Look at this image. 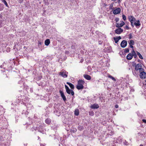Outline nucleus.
Segmentation results:
<instances>
[{
	"label": "nucleus",
	"mask_w": 146,
	"mask_h": 146,
	"mask_svg": "<svg viewBox=\"0 0 146 146\" xmlns=\"http://www.w3.org/2000/svg\"><path fill=\"white\" fill-rule=\"evenodd\" d=\"M142 121L145 123H146V120L145 119H143Z\"/></svg>",
	"instance_id": "obj_36"
},
{
	"label": "nucleus",
	"mask_w": 146,
	"mask_h": 146,
	"mask_svg": "<svg viewBox=\"0 0 146 146\" xmlns=\"http://www.w3.org/2000/svg\"><path fill=\"white\" fill-rule=\"evenodd\" d=\"M118 106L117 105H115V108H118Z\"/></svg>",
	"instance_id": "obj_39"
},
{
	"label": "nucleus",
	"mask_w": 146,
	"mask_h": 146,
	"mask_svg": "<svg viewBox=\"0 0 146 146\" xmlns=\"http://www.w3.org/2000/svg\"><path fill=\"white\" fill-rule=\"evenodd\" d=\"M50 43V40L49 39L46 40L44 42V44L46 46H48Z\"/></svg>",
	"instance_id": "obj_18"
},
{
	"label": "nucleus",
	"mask_w": 146,
	"mask_h": 146,
	"mask_svg": "<svg viewBox=\"0 0 146 146\" xmlns=\"http://www.w3.org/2000/svg\"><path fill=\"white\" fill-rule=\"evenodd\" d=\"M84 81L82 80H79L78 81V85L76 86V88L78 90H82L84 88Z\"/></svg>",
	"instance_id": "obj_1"
},
{
	"label": "nucleus",
	"mask_w": 146,
	"mask_h": 146,
	"mask_svg": "<svg viewBox=\"0 0 146 146\" xmlns=\"http://www.w3.org/2000/svg\"><path fill=\"white\" fill-rule=\"evenodd\" d=\"M134 25H135L136 27L139 26L141 24L140 23V21L139 20H137L136 21V22L135 21L133 23Z\"/></svg>",
	"instance_id": "obj_16"
},
{
	"label": "nucleus",
	"mask_w": 146,
	"mask_h": 146,
	"mask_svg": "<svg viewBox=\"0 0 146 146\" xmlns=\"http://www.w3.org/2000/svg\"><path fill=\"white\" fill-rule=\"evenodd\" d=\"M2 1L4 3L7 7H9L7 3L5 0H2Z\"/></svg>",
	"instance_id": "obj_28"
},
{
	"label": "nucleus",
	"mask_w": 146,
	"mask_h": 146,
	"mask_svg": "<svg viewBox=\"0 0 146 146\" xmlns=\"http://www.w3.org/2000/svg\"><path fill=\"white\" fill-rule=\"evenodd\" d=\"M89 115L91 116H93L94 115V112L92 111H91L89 112Z\"/></svg>",
	"instance_id": "obj_29"
},
{
	"label": "nucleus",
	"mask_w": 146,
	"mask_h": 146,
	"mask_svg": "<svg viewBox=\"0 0 146 146\" xmlns=\"http://www.w3.org/2000/svg\"><path fill=\"white\" fill-rule=\"evenodd\" d=\"M2 17V15L1 14H0V19Z\"/></svg>",
	"instance_id": "obj_41"
},
{
	"label": "nucleus",
	"mask_w": 146,
	"mask_h": 146,
	"mask_svg": "<svg viewBox=\"0 0 146 146\" xmlns=\"http://www.w3.org/2000/svg\"><path fill=\"white\" fill-rule=\"evenodd\" d=\"M137 54L139 56V58L141 59H143V58L141 54L138 51H137Z\"/></svg>",
	"instance_id": "obj_22"
},
{
	"label": "nucleus",
	"mask_w": 146,
	"mask_h": 146,
	"mask_svg": "<svg viewBox=\"0 0 146 146\" xmlns=\"http://www.w3.org/2000/svg\"><path fill=\"white\" fill-rule=\"evenodd\" d=\"M119 20V19L118 18H116L115 19V21L116 22H118Z\"/></svg>",
	"instance_id": "obj_35"
},
{
	"label": "nucleus",
	"mask_w": 146,
	"mask_h": 146,
	"mask_svg": "<svg viewBox=\"0 0 146 146\" xmlns=\"http://www.w3.org/2000/svg\"><path fill=\"white\" fill-rule=\"evenodd\" d=\"M66 84H68L70 87L72 89H74V85L71 83L70 82H67Z\"/></svg>",
	"instance_id": "obj_19"
},
{
	"label": "nucleus",
	"mask_w": 146,
	"mask_h": 146,
	"mask_svg": "<svg viewBox=\"0 0 146 146\" xmlns=\"http://www.w3.org/2000/svg\"><path fill=\"white\" fill-rule=\"evenodd\" d=\"M129 45H133L134 44V41L133 40H131L129 42Z\"/></svg>",
	"instance_id": "obj_25"
},
{
	"label": "nucleus",
	"mask_w": 146,
	"mask_h": 146,
	"mask_svg": "<svg viewBox=\"0 0 146 146\" xmlns=\"http://www.w3.org/2000/svg\"><path fill=\"white\" fill-rule=\"evenodd\" d=\"M65 87L66 92L68 94H71V95L72 96H73L74 95V92L72 90H70L68 87L66 85H65Z\"/></svg>",
	"instance_id": "obj_4"
},
{
	"label": "nucleus",
	"mask_w": 146,
	"mask_h": 146,
	"mask_svg": "<svg viewBox=\"0 0 146 146\" xmlns=\"http://www.w3.org/2000/svg\"><path fill=\"white\" fill-rule=\"evenodd\" d=\"M120 12L121 9L119 8H118L113 10V13L114 15H116L119 13Z\"/></svg>",
	"instance_id": "obj_9"
},
{
	"label": "nucleus",
	"mask_w": 146,
	"mask_h": 146,
	"mask_svg": "<svg viewBox=\"0 0 146 146\" xmlns=\"http://www.w3.org/2000/svg\"><path fill=\"white\" fill-rule=\"evenodd\" d=\"M99 108V106L97 104H94L91 106L92 109H97Z\"/></svg>",
	"instance_id": "obj_14"
},
{
	"label": "nucleus",
	"mask_w": 146,
	"mask_h": 146,
	"mask_svg": "<svg viewBox=\"0 0 146 146\" xmlns=\"http://www.w3.org/2000/svg\"><path fill=\"white\" fill-rule=\"evenodd\" d=\"M121 23L120 24L118 23H116V27L118 28H119L120 27H123L125 23L123 21H121Z\"/></svg>",
	"instance_id": "obj_11"
},
{
	"label": "nucleus",
	"mask_w": 146,
	"mask_h": 146,
	"mask_svg": "<svg viewBox=\"0 0 146 146\" xmlns=\"http://www.w3.org/2000/svg\"><path fill=\"white\" fill-rule=\"evenodd\" d=\"M68 73L66 72H61L59 73V75H60L63 78H67L68 76Z\"/></svg>",
	"instance_id": "obj_6"
},
{
	"label": "nucleus",
	"mask_w": 146,
	"mask_h": 146,
	"mask_svg": "<svg viewBox=\"0 0 146 146\" xmlns=\"http://www.w3.org/2000/svg\"><path fill=\"white\" fill-rule=\"evenodd\" d=\"M138 61L139 62H140V60H138Z\"/></svg>",
	"instance_id": "obj_43"
},
{
	"label": "nucleus",
	"mask_w": 146,
	"mask_h": 146,
	"mask_svg": "<svg viewBox=\"0 0 146 146\" xmlns=\"http://www.w3.org/2000/svg\"><path fill=\"white\" fill-rule=\"evenodd\" d=\"M59 92L60 93L61 96L62 98L64 101V102L66 100V98L63 91L60 90L59 91Z\"/></svg>",
	"instance_id": "obj_10"
},
{
	"label": "nucleus",
	"mask_w": 146,
	"mask_h": 146,
	"mask_svg": "<svg viewBox=\"0 0 146 146\" xmlns=\"http://www.w3.org/2000/svg\"><path fill=\"white\" fill-rule=\"evenodd\" d=\"M127 41L125 40H122L121 43V46L123 48L127 46Z\"/></svg>",
	"instance_id": "obj_7"
},
{
	"label": "nucleus",
	"mask_w": 146,
	"mask_h": 146,
	"mask_svg": "<svg viewBox=\"0 0 146 146\" xmlns=\"http://www.w3.org/2000/svg\"><path fill=\"white\" fill-rule=\"evenodd\" d=\"M122 17H123V19L124 21H125L126 20V17L125 16V15H122Z\"/></svg>",
	"instance_id": "obj_31"
},
{
	"label": "nucleus",
	"mask_w": 146,
	"mask_h": 146,
	"mask_svg": "<svg viewBox=\"0 0 146 146\" xmlns=\"http://www.w3.org/2000/svg\"><path fill=\"white\" fill-rule=\"evenodd\" d=\"M51 122V121L50 119H49L47 118L45 120V122L47 124H50Z\"/></svg>",
	"instance_id": "obj_21"
},
{
	"label": "nucleus",
	"mask_w": 146,
	"mask_h": 146,
	"mask_svg": "<svg viewBox=\"0 0 146 146\" xmlns=\"http://www.w3.org/2000/svg\"><path fill=\"white\" fill-rule=\"evenodd\" d=\"M108 78H111V79H112L114 81H116L114 77H113L112 76H111V75L110 74L108 75Z\"/></svg>",
	"instance_id": "obj_23"
},
{
	"label": "nucleus",
	"mask_w": 146,
	"mask_h": 146,
	"mask_svg": "<svg viewBox=\"0 0 146 146\" xmlns=\"http://www.w3.org/2000/svg\"><path fill=\"white\" fill-rule=\"evenodd\" d=\"M133 45H130V47L132 48H133Z\"/></svg>",
	"instance_id": "obj_38"
},
{
	"label": "nucleus",
	"mask_w": 146,
	"mask_h": 146,
	"mask_svg": "<svg viewBox=\"0 0 146 146\" xmlns=\"http://www.w3.org/2000/svg\"><path fill=\"white\" fill-rule=\"evenodd\" d=\"M24 88H26V89H27L28 88V86H25V84H24Z\"/></svg>",
	"instance_id": "obj_37"
},
{
	"label": "nucleus",
	"mask_w": 146,
	"mask_h": 146,
	"mask_svg": "<svg viewBox=\"0 0 146 146\" xmlns=\"http://www.w3.org/2000/svg\"><path fill=\"white\" fill-rule=\"evenodd\" d=\"M121 38L120 36H119L117 37H114L113 38V39L115 41V43H117L119 40L121 39Z\"/></svg>",
	"instance_id": "obj_15"
},
{
	"label": "nucleus",
	"mask_w": 146,
	"mask_h": 146,
	"mask_svg": "<svg viewBox=\"0 0 146 146\" xmlns=\"http://www.w3.org/2000/svg\"><path fill=\"white\" fill-rule=\"evenodd\" d=\"M74 114L76 115H78L79 114V111L78 109H76L74 111Z\"/></svg>",
	"instance_id": "obj_24"
},
{
	"label": "nucleus",
	"mask_w": 146,
	"mask_h": 146,
	"mask_svg": "<svg viewBox=\"0 0 146 146\" xmlns=\"http://www.w3.org/2000/svg\"><path fill=\"white\" fill-rule=\"evenodd\" d=\"M145 82H146V80H145Z\"/></svg>",
	"instance_id": "obj_44"
},
{
	"label": "nucleus",
	"mask_w": 146,
	"mask_h": 146,
	"mask_svg": "<svg viewBox=\"0 0 146 146\" xmlns=\"http://www.w3.org/2000/svg\"><path fill=\"white\" fill-rule=\"evenodd\" d=\"M129 39H131L132 38V36L131 34H130L129 35Z\"/></svg>",
	"instance_id": "obj_33"
},
{
	"label": "nucleus",
	"mask_w": 146,
	"mask_h": 146,
	"mask_svg": "<svg viewBox=\"0 0 146 146\" xmlns=\"http://www.w3.org/2000/svg\"><path fill=\"white\" fill-rule=\"evenodd\" d=\"M83 129L84 127L83 126L79 125L78 127V129L80 131L82 130Z\"/></svg>",
	"instance_id": "obj_26"
},
{
	"label": "nucleus",
	"mask_w": 146,
	"mask_h": 146,
	"mask_svg": "<svg viewBox=\"0 0 146 146\" xmlns=\"http://www.w3.org/2000/svg\"><path fill=\"white\" fill-rule=\"evenodd\" d=\"M131 53L132 55H133V56L135 58L137 57L136 54L133 49V50L131 52Z\"/></svg>",
	"instance_id": "obj_20"
},
{
	"label": "nucleus",
	"mask_w": 146,
	"mask_h": 146,
	"mask_svg": "<svg viewBox=\"0 0 146 146\" xmlns=\"http://www.w3.org/2000/svg\"><path fill=\"white\" fill-rule=\"evenodd\" d=\"M134 66H135V70L137 71L139 70V72L144 70L142 68V66L140 64H135Z\"/></svg>",
	"instance_id": "obj_2"
},
{
	"label": "nucleus",
	"mask_w": 146,
	"mask_h": 146,
	"mask_svg": "<svg viewBox=\"0 0 146 146\" xmlns=\"http://www.w3.org/2000/svg\"><path fill=\"white\" fill-rule=\"evenodd\" d=\"M140 73V78L142 79H144L146 78V73L144 71H141L139 72Z\"/></svg>",
	"instance_id": "obj_5"
},
{
	"label": "nucleus",
	"mask_w": 146,
	"mask_h": 146,
	"mask_svg": "<svg viewBox=\"0 0 146 146\" xmlns=\"http://www.w3.org/2000/svg\"><path fill=\"white\" fill-rule=\"evenodd\" d=\"M140 146H143V145L142 144H141L140 145Z\"/></svg>",
	"instance_id": "obj_42"
},
{
	"label": "nucleus",
	"mask_w": 146,
	"mask_h": 146,
	"mask_svg": "<svg viewBox=\"0 0 146 146\" xmlns=\"http://www.w3.org/2000/svg\"><path fill=\"white\" fill-rule=\"evenodd\" d=\"M121 0H118V3H119L120 2H121Z\"/></svg>",
	"instance_id": "obj_40"
},
{
	"label": "nucleus",
	"mask_w": 146,
	"mask_h": 146,
	"mask_svg": "<svg viewBox=\"0 0 146 146\" xmlns=\"http://www.w3.org/2000/svg\"><path fill=\"white\" fill-rule=\"evenodd\" d=\"M4 8L3 5L2 4L0 3V11L3 10Z\"/></svg>",
	"instance_id": "obj_27"
},
{
	"label": "nucleus",
	"mask_w": 146,
	"mask_h": 146,
	"mask_svg": "<svg viewBox=\"0 0 146 146\" xmlns=\"http://www.w3.org/2000/svg\"><path fill=\"white\" fill-rule=\"evenodd\" d=\"M23 0H18V1L19 3H21L23 1Z\"/></svg>",
	"instance_id": "obj_34"
},
{
	"label": "nucleus",
	"mask_w": 146,
	"mask_h": 146,
	"mask_svg": "<svg viewBox=\"0 0 146 146\" xmlns=\"http://www.w3.org/2000/svg\"><path fill=\"white\" fill-rule=\"evenodd\" d=\"M124 27L125 29H126L128 30L129 29V27L127 25H126L125 27Z\"/></svg>",
	"instance_id": "obj_32"
},
{
	"label": "nucleus",
	"mask_w": 146,
	"mask_h": 146,
	"mask_svg": "<svg viewBox=\"0 0 146 146\" xmlns=\"http://www.w3.org/2000/svg\"><path fill=\"white\" fill-rule=\"evenodd\" d=\"M36 129L40 132L42 133L43 131V127L42 125H40L38 127H36Z\"/></svg>",
	"instance_id": "obj_12"
},
{
	"label": "nucleus",
	"mask_w": 146,
	"mask_h": 146,
	"mask_svg": "<svg viewBox=\"0 0 146 146\" xmlns=\"http://www.w3.org/2000/svg\"><path fill=\"white\" fill-rule=\"evenodd\" d=\"M123 29L120 28H118L115 31V33L117 34H120L123 32Z\"/></svg>",
	"instance_id": "obj_8"
},
{
	"label": "nucleus",
	"mask_w": 146,
	"mask_h": 146,
	"mask_svg": "<svg viewBox=\"0 0 146 146\" xmlns=\"http://www.w3.org/2000/svg\"><path fill=\"white\" fill-rule=\"evenodd\" d=\"M127 59L129 60H131L133 58V55L132 54V53L128 54L126 56Z\"/></svg>",
	"instance_id": "obj_13"
},
{
	"label": "nucleus",
	"mask_w": 146,
	"mask_h": 146,
	"mask_svg": "<svg viewBox=\"0 0 146 146\" xmlns=\"http://www.w3.org/2000/svg\"><path fill=\"white\" fill-rule=\"evenodd\" d=\"M128 19L130 21L132 27H134L133 23L136 21V19L133 16H130L128 17Z\"/></svg>",
	"instance_id": "obj_3"
},
{
	"label": "nucleus",
	"mask_w": 146,
	"mask_h": 146,
	"mask_svg": "<svg viewBox=\"0 0 146 146\" xmlns=\"http://www.w3.org/2000/svg\"><path fill=\"white\" fill-rule=\"evenodd\" d=\"M129 50L128 48H126L124 50V52L125 53H128L129 52Z\"/></svg>",
	"instance_id": "obj_30"
},
{
	"label": "nucleus",
	"mask_w": 146,
	"mask_h": 146,
	"mask_svg": "<svg viewBox=\"0 0 146 146\" xmlns=\"http://www.w3.org/2000/svg\"><path fill=\"white\" fill-rule=\"evenodd\" d=\"M84 78L86 79V80H90L91 79V76L88 74H84Z\"/></svg>",
	"instance_id": "obj_17"
}]
</instances>
